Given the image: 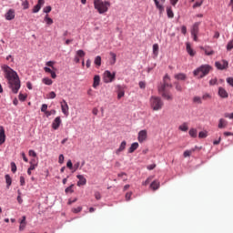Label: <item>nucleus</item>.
<instances>
[{
  "instance_id": "1",
  "label": "nucleus",
  "mask_w": 233,
  "mask_h": 233,
  "mask_svg": "<svg viewBox=\"0 0 233 233\" xmlns=\"http://www.w3.org/2000/svg\"><path fill=\"white\" fill-rule=\"evenodd\" d=\"M2 70L5 72V77L7 79L13 94H17L19 88H21V80L19 79L17 72L14 71V69L7 65L2 66Z\"/></svg>"
},
{
  "instance_id": "2",
  "label": "nucleus",
  "mask_w": 233,
  "mask_h": 233,
  "mask_svg": "<svg viewBox=\"0 0 233 233\" xmlns=\"http://www.w3.org/2000/svg\"><path fill=\"white\" fill-rule=\"evenodd\" d=\"M163 82V85L158 87V92L160 96L164 97V99H167V101H172V94H170V91H168V88H172V85L170 84V76L166 75Z\"/></svg>"
},
{
  "instance_id": "3",
  "label": "nucleus",
  "mask_w": 233,
  "mask_h": 233,
  "mask_svg": "<svg viewBox=\"0 0 233 233\" xmlns=\"http://www.w3.org/2000/svg\"><path fill=\"white\" fill-rule=\"evenodd\" d=\"M210 70H212L210 65H202L193 71V75L198 79H203V77L210 74Z\"/></svg>"
},
{
  "instance_id": "4",
  "label": "nucleus",
  "mask_w": 233,
  "mask_h": 233,
  "mask_svg": "<svg viewBox=\"0 0 233 233\" xmlns=\"http://www.w3.org/2000/svg\"><path fill=\"white\" fill-rule=\"evenodd\" d=\"M149 105L155 112H157L163 108V106L165 105L163 103V100L159 96H151L149 99Z\"/></svg>"
},
{
  "instance_id": "5",
  "label": "nucleus",
  "mask_w": 233,
  "mask_h": 233,
  "mask_svg": "<svg viewBox=\"0 0 233 233\" xmlns=\"http://www.w3.org/2000/svg\"><path fill=\"white\" fill-rule=\"evenodd\" d=\"M94 5H95L96 10H97L99 14H105L106 12H108V8L110 6L109 2H104V1H95Z\"/></svg>"
},
{
  "instance_id": "6",
  "label": "nucleus",
  "mask_w": 233,
  "mask_h": 233,
  "mask_svg": "<svg viewBox=\"0 0 233 233\" xmlns=\"http://www.w3.org/2000/svg\"><path fill=\"white\" fill-rule=\"evenodd\" d=\"M116 79V73H111L110 71L106 70L104 72L103 81L104 83H112Z\"/></svg>"
},
{
  "instance_id": "7",
  "label": "nucleus",
  "mask_w": 233,
  "mask_h": 233,
  "mask_svg": "<svg viewBox=\"0 0 233 233\" xmlns=\"http://www.w3.org/2000/svg\"><path fill=\"white\" fill-rule=\"evenodd\" d=\"M215 66L218 70H227V68H228V62L227 60H222L220 62H216Z\"/></svg>"
},
{
  "instance_id": "8",
  "label": "nucleus",
  "mask_w": 233,
  "mask_h": 233,
  "mask_svg": "<svg viewBox=\"0 0 233 233\" xmlns=\"http://www.w3.org/2000/svg\"><path fill=\"white\" fill-rule=\"evenodd\" d=\"M5 18L6 19V21H12V20L15 19V10H14V9H9V10L5 13Z\"/></svg>"
},
{
  "instance_id": "9",
  "label": "nucleus",
  "mask_w": 233,
  "mask_h": 233,
  "mask_svg": "<svg viewBox=\"0 0 233 233\" xmlns=\"http://www.w3.org/2000/svg\"><path fill=\"white\" fill-rule=\"evenodd\" d=\"M148 137L147 130H141L138 132V137H137V140L139 143H145V140L147 139V137Z\"/></svg>"
},
{
  "instance_id": "10",
  "label": "nucleus",
  "mask_w": 233,
  "mask_h": 233,
  "mask_svg": "<svg viewBox=\"0 0 233 233\" xmlns=\"http://www.w3.org/2000/svg\"><path fill=\"white\" fill-rule=\"evenodd\" d=\"M61 123H62V121H61V116H56V117L54 119L53 123H52V129H53V130H57V129H59V127H61Z\"/></svg>"
},
{
  "instance_id": "11",
  "label": "nucleus",
  "mask_w": 233,
  "mask_h": 233,
  "mask_svg": "<svg viewBox=\"0 0 233 233\" xmlns=\"http://www.w3.org/2000/svg\"><path fill=\"white\" fill-rule=\"evenodd\" d=\"M60 105H61V110H62L63 114L65 116H68L69 107H68V103H66V100H62Z\"/></svg>"
},
{
  "instance_id": "12",
  "label": "nucleus",
  "mask_w": 233,
  "mask_h": 233,
  "mask_svg": "<svg viewBox=\"0 0 233 233\" xmlns=\"http://www.w3.org/2000/svg\"><path fill=\"white\" fill-rule=\"evenodd\" d=\"M76 177L78 181L76 183L77 187H85L86 185V178L83 175H77Z\"/></svg>"
},
{
  "instance_id": "13",
  "label": "nucleus",
  "mask_w": 233,
  "mask_h": 233,
  "mask_svg": "<svg viewBox=\"0 0 233 233\" xmlns=\"http://www.w3.org/2000/svg\"><path fill=\"white\" fill-rule=\"evenodd\" d=\"M6 141V135L5 134V127L0 126V145H3Z\"/></svg>"
},
{
  "instance_id": "14",
  "label": "nucleus",
  "mask_w": 233,
  "mask_h": 233,
  "mask_svg": "<svg viewBox=\"0 0 233 233\" xmlns=\"http://www.w3.org/2000/svg\"><path fill=\"white\" fill-rule=\"evenodd\" d=\"M218 96L219 97H222V99H227L228 97V92L223 87L218 88Z\"/></svg>"
},
{
  "instance_id": "15",
  "label": "nucleus",
  "mask_w": 233,
  "mask_h": 233,
  "mask_svg": "<svg viewBox=\"0 0 233 233\" xmlns=\"http://www.w3.org/2000/svg\"><path fill=\"white\" fill-rule=\"evenodd\" d=\"M125 148H127V141L124 140L121 142L119 147L116 150V156H119V154H121V152H123Z\"/></svg>"
},
{
  "instance_id": "16",
  "label": "nucleus",
  "mask_w": 233,
  "mask_h": 233,
  "mask_svg": "<svg viewBox=\"0 0 233 233\" xmlns=\"http://www.w3.org/2000/svg\"><path fill=\"white\" fill-rule=\"evenodd\" d=\"M100 83H101V76H99V75H96L94 76L93 88L98 87Z\"/></svg>"
},
{
  "instance_id": "17",
  "label": "nucleus",
  "mask_w": 233,
  "mask_h": 233,
  "mask_svg": "<svg viewBox=\"0 0 233 233\" xmlns=\"http://www.w3.org/2000/svg\"><path fill=\"white\" fill-rule=\"evenodd\" d=\"M137 148H139V143L135 142L131 144V147L128 148V154H134Z\"/></svg>"
},
{
  "instance_id": "18",
  "label": "nucleus",
  "mask_w": 233,
  "mask_h": 233,
  "mask_svg": "<svg viewBox=\"0 0 233 233\" xmlns=\"http://www.w3.org/2000/svg\"><path fill=\"white\" fill-rule=\"evenodd\" d=\"M155 5L157 10H159L160 15H163V12H165V6H163V4H161L160 1H155Z\"/></svg>"
},
{
  "instance_id": "19",
  "label": "nucleus",
  "mask_w": 233,
  "mask_h": 233,
  "mask_svg": "<svg viewBox=\"0 0 233 233\" xmlns=\"http://www.w3.org/2000/svg\"><path fill=\"white\" fill-rule=\"evenodd\" d=\"M199 22H197L193 25L191 29V35H198L199 34Z\"/></svg>"
},
{
  "instance_id": "20",
  "label": "nucleus",
  "mask_w": 233,
  "mask_h": 233,
  "mask_svg": "<svg viewBox=\"0 0 233 233\" xmlns=\"http://www.w3.org/2000/svg\"><path fill=\"white\" fill-rule=\"evenodd\" d=\"M186 50H187V54H189L191 56V57H194L196 56V51L194 49H192V47L190 46V43H187Z\"/></svg>"
},
{
  "instance_id": "21",
  "label": "nucleus",
  "mask_w": 233,
  "mask_h": 233,
  "mask_svg": "<svg viewBox=\"0 0 233 233\" xmlns=\"http://www.w3.org/2000/svg\"><path fill=\"white\" fill-rule=\"evenodd\" d=\"M228 126V122L227 120H225V118H220L218 120V128H227V127Z\"/></svg>"
},
{
  "instance_id": "22",
  "label": "nucleus",
  "mask_w": 233,
  "mask_h": 233,
  "mask_svg": "<svg viewBox=\"0 0 233 233\" xmlns=\"http://www.w3.org/2000/svg\"><path fill=\"white\" fill-rule=\"evenodd\" d=\"M175 79L177 81H186L187 80V75L184 73H178L175 75Z\"/></svg>"
},
{
  "instance_id": "23",
  "label": "nucleus",
  "mask_w": 233,
  "mask_h": 233,
  "mask_svg": "<svg viewBox=\"0 0 233 233\" xmlns=\"http://www.w3.org/2000/svg\"><path fill=\"white\" fill-rule=\"evenodd\" d=\"M159 187H161L159 180H155L150 184V188H152V190H157Z\"/></svg>"
},
{
  "instance_id": "24",
  "label": "nucleus",
  "mask_w": 233,
  "mask_h": 233,
  "mask_svg": "<svg viewBox=\"0 0 233 233\" xmlns=\"http://www.w3.org/2000/svg\"><path fill=\"white\" fill-rule=\"evenodd\" d=\"M41 6H43V2L39 1L38 4L34 6L33 14H37V12H39V10H41Z\"/></svg>"
},
{
  "instance_id": "25",
  "label": "nucleus",
  "mask_w": 233,
  "mask_h": 233,
  "mask_svg": "<svg viewBox=\"0 0 233 233\" xmlns=\"http://www.w3.org/2000/svg\"><path fill=\"white\" fill-rule=\"evenodd\" d=\"M44 21L46 25H48V26H50V25H54V20L50 18L48 15H46V16L44 17Z\"/></svg>"
},
{
  "instance_id": "26",
  "label": "nucleus",
  "mask_w": 233,
  "mask_h": 233,
  "mask_svg": "<svg viewBox=\"0 0 233 233\" xmlns=\"http://www.w3.org/2000/svg\"><path fill=\"white\" fill-rule=\"evenodd\" d=\"M167 15L169 19H174V12L172 11L171 6L167 7Z\"/></svg>"
},
{
  "instance_id": "27",
  "label": "nucleus",
  "mask_w": 233,
  "mask_h": 233,
  "mask_svg": "<svg viewBox=\"0 0 233 233\" xmlns=\"http://www.w3.org/2000/svg\"><path fill=\"white\" fill-rule=\"evenodd\" d=\"M178 130H181V132H187L188 130V124H187V122L183 123L178 127Z\"/></svg>"
},
{
  "instance_id": "28",
  "label": "nucleus",
  "mask_w": 233,
  "mask_h": 233,
  "mask_svg": "<svg viewBox=\"0 0 233 233\" xmlns=\"http://www.w3.org/2000/svg\"><path fill=\"white\" fill-rule=\"evenodd\" d=\"M153 54L154 56H157V55L159 54V45L157 44L153 45Z\"/></svg>"
},
{
  "instance_id": "29",
  "label": "nucleus",
  "mask_w": 233,
  "mask_h": 233,
  "mask_svg": "<svg viewBox=\"0 0 233 233\" xmlns=\"http://www.w3.org/2000/svg\"><path fill=\"white\" fill-rule=\"evenodd\" d=\"M189 136L191 137H198V129L196 128H191L188 132Z\"/></svg>"
},
{
  "instance_id": "30",
  "label": "nucleus",
  "mask_w": 233,
  "mask_h": 233,
  "mask_svg": "<svg viewBox=\"0 0 233 233\" xmlns=\"http://www.w3.org/2000/svg\"><path fill=\"white\" fill-rule=\"evenodd\" d=\"M94 63H95L96 66H97V68H99V66H101V56H96Z\"/></svg>"
},
{
  "instance_id": "31",
  "label": "nucleus",
  "mask_w": 233,
  "mask_h": 233,
  "mask_svg": "<svg viewBox=\"0 0 233 233\" xmlns=\"http://www.w3.org/2000/svg\"><path fill=\"white\" fill-rule=\"evenodd\" d=\"M5 182L7 188H10V186L12 185V177H10V175H5Z\"/></svg>"
},
{
  "instance_id": "32",
  "label": "nucleus",
  "mask_w": 233,
  "mask_h": 233,
  "mask_svg": "<svg viewBox=\"0 0 233 233\" xmlns=\"http://www.w3.org/2000/svg\"><path fill=\"white\" fill-rule=\"evenodd\" d=\"M42 83H44V85H47L50 86L52 85L54 82L52 81V79L48 78V77H45L42 79Z\"/></svg>"
},
{
  "instance_id": "33",
  "label": "nucleus",
  "mask_w": 233,
  "mask_h": 233,
  "mask_svg": "<svg viewBox=\"0 0 233 233\" xmlns=\"http://www.w3.org/2000/svg\"><path fill=\"white\" fill-rule=\"evenodd\" d=\"M109 55L112 57V60L110 61L111 65H116V55L114 52H110Z\"/></svg>"
},
{
  "instance_id": "34",
  "label": "nucleus",
  "mask_w": 233,
  "mask_h": 233,
  "mask_svg": "<svg viewBox=\"0 0 233 233\" xmlns=\"http://www.w3.org/2000/svg\"><path fill=\"white\" fill-rule=\"evenodd\" d=\"M196 152V149H190V150H186L184 152V157H190V156H192V153Z\"/></svg>"
},
{
  "instance_id": "35",
  "label": "nucleus",
  "mask_w": 233,
  "mask_h": 233,
  "mask_svg": "<svg viewBox=\"0 0 233 233\" xmlns=\"http://www.w3.org/2000/svg\"><path fill=\"white\" fill-rule=\"evenodd\" d=\"M66 194H74V184L65 189Z\"/></svg>"
},
{
  "instance_id": "36",
  "label": "nucleus",
  "mask_w": 233,
  "mask_h": 233,
  "mask_svg": "<svg viewBox=\"0 0 233 233\" xmlns=\"http://www.w3.org/2000/svg\"><path fill=\"white\" fill-rule=\"evenodd\" d=\"M204 52L206 56H214V50L210 49V47L205 48Z\"/></svg>"
},
{
  "instance_id": "37",
  "label": "nucleus",
  "mask_w": 233,
  "mask_h": 233,
  "mask_svg": "<svg viewBox=\"0 0 233 233\" xmlns=\"http://www.w3.org/2000/svg\"><path fill=\"white\" fill-rule=\"evenodd\" d=\"M175 88L177 90V92H183V86L179 82H175Z\"/></svg>"
},
{
  "instance_id": "38",
  "label": "nucleus",
  "mask_w": 233,
  "mask_h": 233,
  "mask_svg": "<svg viewBox=\"0 0 233 233\" xmlns=\"http://www.w3.org/2000/svg\"><path fill=\"white\" fill-rule=\"evenodd\" d=\"M207 136H208V134L207 133V131H200L198 133V137L200 139H205V137H207Z\"/></svg>"
},
{
  "instance_id": "39",
  "label": "nucleus",
  "mask_w": 233,
  "mask_h": 233,
  "mask_svg": "<svg viewBox=\"0 0 233 233\" xmlns=\"http://www.w3.org/2000/svg\"><path fill=\"white\" fill-rule=\"evenodd\" d=\"M193 103H197L198 105H201V103H203V101L201 100L200 96H195V97H193Z\"/></svg>"
},
{
  "instance_id": "40",
  "label": "nucleus",
  "mask_w": 233,
  "mask_h": 233,
  "mask_svg": "<svg viewBox=\"0 0 233 233\" xmlns=\"http://www.w3.org/2000/svg\"><path fill=\"white\" fill-rule=\"evenodd\" d=\"M76 56H77V57H85V56H86V54L85 53V51L80 49V50L76 51Z\"/></svg>"
},
{
  "instance_id": "41",
  "label": "nucleus",
  "mask_w": 233,
  "mask_h": 233,
  "mask_svg": "<svg viewBox=\"0 0 233 233\" xmlns=\"http://www.w3.org/2000/svg\"><path fill=\"white\" fill-rule=\"evenodd\" d=\"M44 14H50L52 12V6L47 5L43 9Z\"/></svg>"
},
{
  "instance_id": "42",
  "label": "nucleus",
  "mask_w": 233,
  "mask_h": 233,
  "mask_svg": "<svg viewBox=\"0 0 233 233\" xmlns=\"http://www.w3.org/2000/svg\"><path fill=\"white\" fill-rule=\"evenodd\" d=\"M11 170L14 174H15V172H17V166H15V164L14 162L11 163Z\"/></svg>"
},
{
  "instance_id": "43",
  "label": "nucleus",
  "mask_w": 233,
  "mask_h": 233,
  "mask_svg": "<svg viewBox=\"0 0 233 233\" xmlns=\"http://www.w3.org/2000/svg\"><path fill=\"white\" fill-rule=\"evenodd\" d=\"M56 114V110L52 109L51 111L46 112V117H50V116H54Z\"/></svg>"
},
{
  "instance_id": "44",
  "label": "nucleus",
  "mask_w": 233,
  "mask_h": 233,
  "mask_svg": "<svg viewBox=\"0 0 233 233\" xmlns=\"http://www.w3.org/2000/svg\"><path fill=\"white\" fill-rule=\"evenodd\" d=\"M81 210H83L82 207H78V208H75L72 209V212H74V214H78V212H81Z\"/></svg>"
},
{
  "instance_id": "45",
  "label": "nucleus",
  "mask_w": 233,
  "mask_h": 233,
  "mask_svg": "<svg viewBox=\"0 0 233 233\" xmlns=\"http://www.w3.org/2000/svg\"><path fill=\"white\" fill-rule=\"evenodd\" d=\"M28 154L31 157H37V153L32 149L29 150Z\"/></svg>"
},
{
  "instance_id": "46",
  "label": "nucleus",
  "mask_w": 233,
  "mask_h": 233,
  "mask_svg": "<svg viewBox=\"0 0 233 233\" xmlns=\"http://www.w3.org/2000/svg\"><path fill=\"white\" fill-rule=\"evenodd\" d=\"M152 179H154V177H147V180L145 182H143V185L145 187H147V185H148V183H150V181H152Z\"/></svg>"
},
{
  "instance_id": "47",
  "label": "nucleus",
  "mask_w": 233,
  "mask_h": 233,
  "mask_svg": "<svg viewBox=\"0 0 233 233\" xmlns=\"http://www.w3.org/2000/svg\"><path fill=\"white\" fill-rule=\"evenodd\" d=\"M18 99L20 100V101H25L26 100V95H23V94H19V96H18Z\"/></svg>"
},
{
  "instance_id": "48",
  "label": "nucleus",
  "mask_w": 233,
  "mask_h": 233,
  "mask_svg": "<svg viewBox=\"0 0 233 233\" xmlns=\"http://www.w3.org/2000/svg\"><path fill=\"white\" fill-rule=\"evenodd\" d=\"M48 98H49V99H56V92L51 91V92L48 94Z\"/></svg>"
},
{
  "instance_id": "49",
  "label": "nucleus",
  "mask_w": 233,
  "mask_h": 233,
  "mask_svg": "<svg viewBox=\"0 0 233 233\" xmlns=\"http://www.w3.org/2000/svg\"><path fill=\"white\" fill-rule=\"evenodd\" d=\"M124 96H125V91L123 90L118 91L117 99H121V97H124Z\"/></svg>"
},
{
  "instance_id": "50",
  "label": "nucleus",
  "mask_w": 233,
  "mask_h": 233,
  "mask_svg": "<svg viewBox=\"0 0 233 233\" xmlns=\"http://www.w3.org/2000/svg\"><path fill=\"white\" fill-rule=\"evenodd\" d=\"M47 108H48V105H46V104L42 105L41 112H45V114H46Z\"/></svg>"
},
{
  "instance_id": "51",
  "label": "nucleus",
  "mask_w": 233,
  "mask_h": 233,
  "mask_svg": "<svg viewBox=\"0 0 233 233\" xmlns=\"http://www.w3.org/2000/svg\"><path fill=\"white\" fill-rule=\"evenodd\" d=\"M66 167L67 168H69L70 170H72L74 168V165L72 164V160H68L66 163Z\"/></svg>"
},
{
  "instance_id": "52",
  "label": "nucleus",
  "mask_w": 233,
  "mask_h": 233,
  "mask_svg": "<svg viewBox=\"0 0 233 233\" xmlns=\"http://www.w3.org/2000/svg\"><path fill=\"white\" fill-rule=\"evenodd\" d=\"M209 85L214 86V85H218V78H213L209 81Z\"/></svg>"
},
{
  "instance_id": "53",
  "label": "nucleus",
  "mask_w": 233,
  "mask_h": 233,
  "mask_svg": "<svg viewBox=\"0 0 233 233\" xmlns=\"http://www.w3.org/2000/svg\"><path fill=\"white\" fill-rule=\"evenodd\" d=\"M64 162H65V156L59 155L58 163H60V165H63Z\"/></svg>"
},
{
  "instance_id": "54",
  "label": "nucleus",
  "mask_w": 233,
  "mask_h": 233,
  "mask_svg": "<svg viewBox=\"0 0 233 233\" xmlns=\"http://www.w3.org/2000/svg\"><path fill=\"white\" fill-rule=\"evenodd\" d=\"M54 65H55L54 61L46 62V66H50L51 68H53V70L55 69Z\"/></svg>"
},
{
  "instance_id": "55",
  "label": "nucleus",
  "mask_w": 233,
  "mask_h": 233,
  "mask_svg": "<svg viewBox=\"0 0 233 233\" xmlns=\"http://www.w3.org/2000/svg\"><path fill=\"white\" fill-rule=\"evenodd\" d=\"M224 117H228V119H233V113H226Z\"/></svg>"
},
{
  "instance_id": "56",
  "label": "nucleus",
  "mask_w": 233,
  "mask_h": 233,
  "mask_svg": "<svg viewBox=\"0 0 233 233\" xmlns=\"http://www.w3.org/2000/svg\"><path fill=\"white\" fill-rule=\"evenodd\" d=\"M95 198L97 200L101 199V193H99V191H96L95 192Z\"/></svg>"
},
{
  "instance_id": "57",
  "label": "nucleus",
  "mask_w": 233,
  "mask_h": 233,
  "mask_svg": "<svg viewBox=\"0 0 233 233\" xmlns=\"http://www.w3.org/2000/svg\"><path fill=\"white\" fill-rule=\"evenodd\" d=\"M80 165H81L80 162H76V163L74 165V167H73L74 172H76V170H77V169L79 168Z\"/></svg>"
},
{
  "instance_id": "58",
  "label": "nucleus",
  "mask_w": 233,
  "mask_h": 233,
  "mask_svg": "<svg viewBox=\"0 0 233 233\" xmlns=\"http://www.w3.org/2000/svg\"><path fill=\"white\" fill-rule=\"evenodd\" d=\"M227 83L230 85V86H233V77H228Z\"/></svg>"
},
{
  "instance_id": "59",
  "label": "nucleus",
  "mask_w": 233,
  "mask_h": 233,
  "mask_svg": "<svg viewBox=\"0 0 233 233\" xmlns=\"http://www.w3.org/2000/svg\"><path fill=\"white\" fill-rule=\"evenodd\" d=\"M130 198H132V192H128L126 194V200L130 201Z\"/></svg>"
},
{
  "instance_id": "60",
  "label": "nucleus",
  "mask_w": 233,
  "mask_h": 233,
  "mask_svg": "<svg viewBox=\"0 0 233 233\" xmlns=\"http://www.w3.org/2000/svg\"><path fill=\"white\" fill-rule=\"evenodd\" d=\"M147 170H154V168H156V164H151L149 166L147 167Z\"/></svg>"
},
{
  "instance_id": "61",
  "label": "nucleus",
  "mask_w": 233,
  "mask_h": 233,
  "mask_svg": "<svg viewBox=\"0 0 233 233\" xmlns=\"http://www.w3.org/2000/svg\"><path fill=\"white\" fill-rule=\"evenodd\" d=\"M212 96L209 95V94H204L203 96H202V99H210Z\"/></svg>"
},
{
  "instance_id": "62",
  "label": "nucleus",
  "mask_w": 233,
  "mask_h": 233,
  "mask_svg": "<svg viewBox=\"0 0 233 233\" xmlns=\"http://www.w3.org/2000/svg\"><path fill=\"white\" fill-rule=\"evenodd\" d=\"M20 185L21 187H25V177L23 176L20 177Z\"/></svg>"
},
{
  "instance_id": "63",
  "label": "nucleus",
  "mask_w": 233,
  "mask_h": 233,
  "mask_svg": "<svg viewBox=\"0 0 233 233\" xmlns=\"http://www.w3.org/2000/svg\"><path fill=\"white\" fill-rule=\"evenodd\" d=\"M37 167V164H30L29 170H35V167Z\"/></svg>"
},
{
  "instance_id": "64",
  "label": "nucleus",
  "mask_w": 233,
  "mask_h": 233,
  "mask_svg": "<svg viewBox=\"0 0 233 233\" xmlns=\"http://www.w3.org/2000/svg\"><path fill=\"white\" fill-rule=\"evenodd\" d=\"M181 32H182V34H183L184 35L187 34V26H186V25H183V26L181 27Z\"/></svg>"
}]
</instances>
